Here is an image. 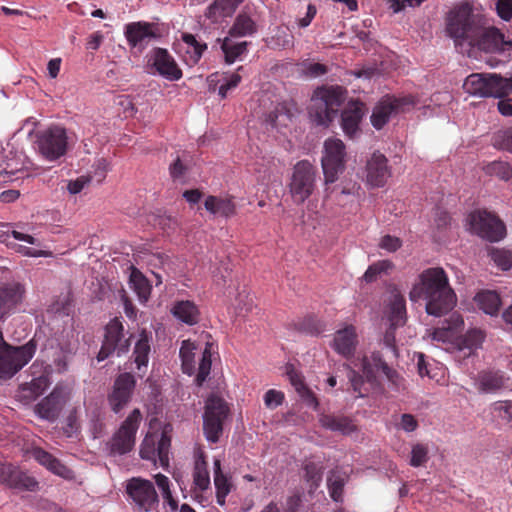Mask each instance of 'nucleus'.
Masks as SVG:
<instances>
[{"mask_svg": "<svg viewBox=\"0 0 512 512\" xmlns=\"http://www.w3.org/2000/svg\"><path fill=\"white\" fill-rule=\"evenodd\" d=\"M445 31L456 47L468 46L485 53H498L509 44L504 34L467 2L455 5L446 15Z\"/></svg>", "mask_w": 512, "mask_h": 512, "instance_id": "f257e3e1", "label": "nucleus"}, {"mask_svg": "<svg viewBox=\"0 0 512 512\" xmlns=\"http://www.w3.org/2000/svg\"><path fill=\"white\" fill-rule=\"evenodd\" d=\"M413 302L423 298L426 300V312L429 315L440 317L456 304V295L449 285L448 276L440 267L428 268L419 275L416 283L409 293Z\"/></svg>", "mask_w": 512, "mask_h": 512, "instance_id": "f03ea898", "label": "nucleus"}, {"mask_svg": "<svg viewBox=\"0 0 512 512\" xmlns=\"http://www.w3.org/2000/svg\"><path fill=\"white\" fill-rule=\"evenodd\" d=\"M347 90L342 86H322L314 90L309 106V117L318 126L328 127L345 102Z\"/></svg>", "mask_w": 512, "mask_h": 512, "instance_id": "7ed1b4c3", "label": "nucleus"}, {"mask_svg": "<svg viewBox=\"0 0 512 512\" xmlns=\"http://www.w3.org/2000/svg\"><path fill=\"white\" fill-rule=\"evenodd\" d=\"M36 343L34 340L13 347L4 340L0 330V378H10L21 370L34 356Z\"/></svg>", "mask_w": 512, "mask_h": 512, "instance_id": "20e7f679", "label": "nucleus"}, {"mask_svg": "<svg viewBox=\"0 0 512 512\" xmlns=\"http://www.w3.org/2000/svg\"><path fill=\"white\" fill-rule=\"evenodd\" d=\"M346 148L342 140L328 138L323 145L321 165L326 185L337 181L346 166Z\"/></svg>", "mask_w": 512, "mask_h": 512, "instance_id": "39448f33", "label": "nucleus"}, {"mask_svg": "<svg viewBox=\"0 0 512 512\" xmlns=\"http://www.w3.org/2000/svg\"><path fill=\"white\" fill-rule=\"evenodd\" d=\"M126 493L136 512L156 511L159 498L154 484L141 477H133L126 482Z\"/></svg>", "mask_w": 512, "mask_h": 512, "instance_id": "423d86ee", "label": "nucleus"}, {"mask_svg": "<svg viewBox=\"0 0 512 512\" xmlns=\"http://www.w3.org/2000/svg\"><path fill=\"white\" fill-rule=\"evenodd\" d=\"M229 414L227 403L220 397L212 395L205 402L203 414V431L207 441L216 443L223 432V423Z\"/></svg>", "mask_w": 512, "mask_h": 512, "instance_id": "0eeeda50", "label": "nucleus"}, {"mask_svg": "<svg viewBox=\"0 0 512 512\" xmlns=\"http://www.w3.org/2000/svg\"><path fill=\"white\" fill-rule=\"evenodd\" d=\"M316 175L315 167L308 160H302L295 164L289 184L294 203L302 204L312 195L315 189Z\"/></svg>", "mask_w": 512, "mask_h": 512, "instance_id": "6e6552de", "label": "nucleus"}, {"mask_svg": "<svg viewBox=\"0 0 512 512\" xmlns=\"http://www.w3.org/2000/svg\"><path fill=\"white\" fill-rule=\"evenodd\" d=\"M36 145L39 153L47 160L54 161L67 151V134L61 126H50L36 135Z\"/></svg>", "mask_w": 512, "mask_h": 512, "instance_id": "1a4fd4ad", "label": "nucleus"}, {"mask_svg": "<svg viewBox=\"0 0 512 512\" xmlns=\"http://www.w3.org/2000/svg\"><path fill=\"white\" fill-rule=\"evenodd\" d=\"M141 420L139 409H134L128 415L108 443L111 454L124 455L133 449Z\"/></svg>", "mask_w": 512, "mask_h": 512, "instance_id": "9d476101", "label": "nucleus"}, {"mask_svg": "<svg viewBox=\"0 0 512 512\" xmlns=\"http://www.w3.org/2000/svg\"><path fill=\"white\" fill-rule=\"evenodd\" d=\"M32 379L20 386L17 399L28 404L44 393L50 384L51 367L36 360L30 367Z\"/></svg>", "mask_w": 512, "mask_h": 512, "instance_id": "9b49d317", "label": "nucleus"}, {"mask_svg": "<svg viewBox=\"0 0 512 512\" xmlns=\"http://www.w3.org/2000/svg\"><path fill=\"white\" fill-rule=\"evenodd\" d=\"M469 218L472 231L481 238L490 242H497L504 238L505 225L496 215L479 210L471 213Z\"/></svg>", "mask_w": 512, "mask_h": 512, "instance_id": "f8f14e48", "label": "nucleus"}, {"mask_svg": "<svg viewBox=\"0 0 512 512\" xmlns=\"http://www.w3.org/2000/svg\"><path fill=\"white\" fill-rule=\"evenodd\" d=\"M123 330L124 327L118 318L112 319L106 325L104 341L97 355L99 362L105 360L114 352H117L118 356L128 352L130 339L124 338Z\"/></svg>", "mask_w": 512, "mask_h": 512, "instance_id": "ddd939ff", "label": "nucleus"}, {"mask_svg": "<svg viewBox=\"0 0 512 512\" xmlns=\"http://www.w3.org/2000/svg\"><path fill=\"white\" fill-rule=\"evenodd\" d=\"M171 439L166 431L147 434L141 443L140 456L142 459L156 463L159 460L163 468L169 465V448Z\"/></svg>", "mask_w": 512, "mask_h": 512, "instance_id": "4468645a", "label": "nucleus"}, {"mask_svg": "<svg viewBox=\"0 0 512 512\" xmlns=\"http://www.w3.org/2000/svg\"><path fill=\"white\" fill-rule=\"evenodd\" d=\"M361 369L368 382H375V371L381 370L389 381L392 389L400 391L405 387L404 379L396 370L388 366L379 352H373L370 358L363 357L361 359Z\"/></svg>", "mask_w": 512, "mask_h": 512, "instance_id": "2eb2a0df", "label": "nucleus"}, {"mask_svg": "<svg viewBox=\"0 0 512 512\" xmlns=\"http://www.w3.org/2000/svg\"><path fill=\"white\" fill-rule=\"evenodd\" d=\"M412 104L413 100L410 97L386 96L373 109L371 123L376 129H381L391 116L404 112L405 107Z\"/></svg>", "mask_w": 512, "mask_h": 512, "instance_id": "dca6fc26", "label": "nucleus"}, {"mask_svg": "<svg viewBox=\"0 0 512 512\" xmlns=\"http://www.w3.org/2000/svg\"><path fill=\"white\" fill-rule=\"evenodd\" d=\"M136 381L132 374L125 372L114 381L112 392L108 395V403L114 413H119L130 402Z\"/></svg>", "mask_w": 512, "mask_h": 512, "instance_id": "f3484780", "label": "nucleus"}, {"mask_svg": "<svg viewBox=\"0 0 512 512\" xmlns=\"http://www.w3.org/2000/svg\"><path fill=\"white\" fill-rule=\"evenodd\" d=\"M148 63L167 80L177 81L182 77V70L167 49L154 48L150 53Z\"/></svg>", "mask_w": 512, "mask_h": 512, "instance_id": "a211bd4d", "label": "nucleus"}, {"mask_svg": "<svg viewBox=\"0 0 512 512\" xmlns=\"http://www.w3.org/2000/svg\"><path fill=\"white\" fill-rule=\"evenodd\" d=\"M388 159L380 152H374L366 163V181L371 187H383L391 177Z\"/></svg>", "mask_w": 512, "mask_h": 512, "instance_id": "6ab92c4d", "label": "nucleus"}, {"mask_svg": "<svg viewBox=\"0 0 512 512\" xmlns=\"http://www.w3.org/2000/svg\"><path fill=\"white\" fill-rule=\"evenodd\" d=\"M125 37L129 45L137 48L140 52L144 50L151 40L159 35L156 32L155 25L147 22H133L125 27Z\"/></svg>", "mask_w": 512, "mask_h": 512, "instance_id": "aec40b11", "label": "nucleus"}, {"mask_svg": "<svg viewBox=\"0 0 512 512\" xmlns=\"http://www.w3.org/2000/svg\"><path fill=\"white\" fill-rule=\"evenodd\" d=\"M25 287L19 282L0 285V319L12 313L23 302Z\"/></svg>", "mask_w": 512, "mask_h": 512, "instance_id": "412c9836", "label": "nucleus"}, {"mask_svg": "<svg viewBox=\"0 0 512 512\" xmlns=\"http://www.w3.org/2000/svg\"><path fill=\"white\" fill-rule=\"evenodd\" d=\"M365 112V105L360 101H351L347 104L341 113V127L345 135L350 138L356 135Z\"/></svg>", "mask_w": 512, "mask_h": 512, "instance_id": "4be33fe9", "label": "nucleus"}, {"mask_svg": "<svg viewBox=\"0 0 512 512\" xmlns=\"http://www.w3.org/2000/svg\"><path fill=\"white\" fill-rule=\"evenodd\" d=\"M64 404L65 398L62 392L58 389H54L35 406V413L40 418L53 422L60 415Z\"/></svg>", "mask_w": 512, "mask_h": 512, "instance_id": "5701e85b", "label": "nucleus"}, {"mask_svg": "<svg viewBox=\"0 0 512 512\" xmlns=\"http://www.w3.org/2000/svg\"><path fill=\"white\" fill-rule=\"evenodd\" d=\"M357 335L352 325L346 326L335 333L332 347L345 358H350L356 349Z\"/></svg>", "mask_w": 512, "mask_h": 512, "instance_id": "b1692460", "label": "nucleus"}, {"mask_svg": "<svg viewBox=\"0 0 512 512\" xmlns=\"http://www.w3.org/2000/svg\"><path fill=\"white\" fill-rule=\"evenodd\" d=\"M33 458L42 466L46 467L49 471L64 479H73L74 473L71 469L65 466L60 460L55 458L49 452L42 448H34L32 451Z\"/></svg>", "mask_w": 512, "mask_h": 512, "instance_id": "393cba45", "label": "nucleus"}, {"mask_svg": "<svg viewBox=\"0 0 512 512\" xmlns=\"http://www.w3.org/2000/svg\"><path fill=\"white\" fill-rule=\"evenodd\" d=\"M242 0H214L205 10L204 16L213 24L231 17Z\"/></svg>", "mask_w": 512, "mask_h": 512, "instance_id": "a878e982", "label": "nucleus"}, {"mask_svg": "<svg viewBox=\"0 0 512 512\" xmlns=\"http://www.w3.org/2000/svg\"><path fill=\"white\" fill-rule=\"evenodd\" d=\"M506 384L503 374L498 371H482L476 379V386L481 393H496Z\"/></svg>", "mask_w": 512, "mask_h": 512, "instance_id": "bb28decb", "label": "nucleus"}, {"mask_svg": "<svg viewBox=\"0 0 512 512\" xmlns=\"http://www.w3.org/2000/svg\"><path fill=\"white\" fill-rule=\"evenodd\" d=\"M213 470L216 500L220 506H224L226 503V496L231 492L233 484L227 475L222 472L220 459H214Z\"/></svg>", "mask_w": 512, "mask_h": 512, "instance_id": "cd10ccee", "label": "nucleus"}, {"mask_svg": "<svg viewBox=\"0 0 512 512\" xmlns=\"http://www.w3.org/2000/svg\"><path fill=\"white\" fill-rule=\"evenodd\" d=\"M349 475L339 467L332 469L327 476V487L330 497L335 502L343 501L344 486L347 483Z\"/></svg>", "mask_w": 512, "mask_h": 512, "instance_id": "c85d7f7f", "label": "nucleus"}, {"mask_svg": "<svg viewBox=\"0 0 512 512\" xmlns=\"http://www.w3.org/2000/svg\"><path fill=\"white\" fill-rule=\"evenodd\" d=\"M487 98H504L512 91V78H505L496 73H487Z\"/></svg>", "mask_w": 512, "mask_h": 512, "instance_id": "c756f323", "label": "nucleus"}, {"mask_svg": "<svg viewBox=\"0 0 512 512\" xmlns=\"http://www.w3.org/2000/svg\"><path fill=\"white\" fill-rule=\"evenodd\" d=\"M319 423L325 429L340 432L344 435H349L356 430L353 422L345 416H335L331 414H321L319 416Z\"/></svg>", "mask_w": 512, "mask_h": 512, "instance_id": "7c9ffc66", "label": "nucleus"}, {"mask_svg": "<svg viewBox=\"0 0 512 512\" xmlns=\"http://www.w3.org/2000/svg\"><path fill=\"white\" fill-rule=\"evenodd\" d=\"M233 38L228 35L223 39H217L221 43L220 48L224 54L226 64H233L247 52L248 42H237Z\"/></svg>", "mask_w": 512, "mask_h": 512, "instance_id": "2f4dec72", "label": "nucleus"}, {"mask_svg": "<svg viewBox=\"0 0 512 512\" xmlns=\"http://www.w3.org/2000/svg\"><path fill=\"white\" fill-rule=\"evenodd\" d=\"M193 484L195 489H198L199 491H205L210 487L208 464L203 452H199L195 456L193 468Z\"/></svg>", "mask_w": 512, "mask_h": 512, "instance_id": "473e14b6", "label": "nucleus"}, {"mask_svg": "<svg viewBox=\"0 0 512 512\" xmlns=\"http://www.w3.org/2000/svg\"><path fill=\"white\" fill-rule=\"evenodd\" d=\"M171 312L178 320L187 325H195L199 320V310L194 302L189 300L177 301Z\"/></svg>", "mask_w": 512, "mask_h": 512, "instance_id": "72a5a7b5", "label": "nucleus"}, {"mask_svg": "<svg viewBox=\"0 0 512 512\" xmlns=\"http://www.w3.org/2000/svg\"><path fill=\"white\" fill-rule=\"evenodd\" d=\"M204 206L207 211L214 215L230 217L235 214V204L231 198L208 196Z\"/></svg>", "mask_w": 512, "mask_h": 512, "instance_id": "f704fd0d", "label": "nucleus"}, {"mask_svg": "<svg viewBox=\"0 0 512 512\" xmlns=\"http://www.w3.org/2000/svg\"><path fill=\"white\" fill-rule=\"evenodd\" d=\"M405 319V299L398 291H393L389 303V320L391 322V326H401L405 323Z\"/></svg>", "mask_w": 512, "mask_h": 512, "instance_id": "c9c22d12", "label": "nucleus"}, {"mask_svg": "<svg viewBox=\"0 0 512 512\" xmlns=\"http://www.w3.org/2000/svg\"><path fill=\"white\" fill-rule=\"evenodd\" d=\"M479 309L489 315H496L501 305L500 296L495 291H481L475 296Z\"/></svg>", "mask_w": 512, "mask_h": 512, "instance_id": "e433bc0d", "label": "nucleus"}, {"mask_svg": "<svg viewBox=\"0 0 512 512\" xmlns=\"http://www.w3.org/2000/svg\"><path fill=\"white\" fill-rule=\"evenodd\" d=\"M129 283L141 302L144 303L149 299L151 285L146 277L133 266L131 267Z\"/></svg>", "mask_w": 512, "mask_h": 512, "instance_id": "4c0bfd02", "label": "nucleus"}, {"mask_svg": "<svg viewBox=\"0 0 512 512\" xmlns=\"http://www.w3.org/2000/svg\"><path fill=\"white\" fill-rule=\"evenodd\" d=\"M463 88L470 95L487 98V73H473L469 75L465 79Z\"/></svg>", "mask_w": 512, "mask_h": 512, "instance_id": "58836bf2", "label": "nucleus"}, {"mask_svg": "<svg viewBox=\"0 0 512 512\" xmlns=\"http://www.w3.org/2000/svg\"><path fill=\"white\" fill-rule=\"evenodd\" d=\"M150 344L146 332H142L135 344L133 357L137 370L141 371L147 367L149 361Z\"/></svg>", "mask_w": 512, "mask_h": 512, "instance_id": "ea45409f", "label": "nucleus"}, {"mask_svg": "<svg viewBox=\"0 0 512 512\" xmlns=\"http://www.w3.org/2000/svg\"><path fill=\"white\" fill-rule=\"evenodd\" d=\"M256 32L255 22L246 14H239L228 31L231 37H245Z\"/></svg>", "mask_w": 512, "mask_h": 512, "instance_id": "a19ab883", "label": "nucleus"}, {"mask_svg": "<svg viewBox=\"0 0 512 512\" xmlns=\"http://www.w3.org/2000/svg\"><path fill=\"white\" fill-rule=\"evenodd\" d=\"M8 486L21 490L34 491L38 483L33 477L15 467Z\"/></svg>", "mask_w": 512, "mask_h": 512, "instance_id": "79ce46f5", "label": "nucleus"}, {"mask_svg": "<svg viewBox=\"0 0 512 512\" xmlns=\"http://www.w3.org/2000/svg\"><path fill=\"white\" fill-rule=\"evenodd\" d=\"M182 40L187 45L186 52L190 54L192 63L196 64L207 49V44L197 41L196 37L190 33H183Z\"/></svg>", "mask_w": 512, "mask_h": 512, "instance_id": "37998d69", "label": "nucleus"}, {"mask_svg": "<svg viewBox=\"0 0 512 512\" xmlns=\"http://www.w3.org/2000/svg\"><path fill=\"white\" fill-rule=\"evenodd\" d=\"M196 349L195 345L189 341L184 340L182 342L179 355L182 361V371L185 374L192 375L194 372V350Z\"/></svg>", "mask_w": 512, "mask_h": 512, "instance_id": "c03bdc74", "label": "nucleus"}, {"mask_svg": "<svg viewBox=\"0 0 512 512\" xmlns=\"http://www.w3.org/2000/svg\"><path fill=\"white\" fill-rule=\"evenodd\" d=\"M155 482L161 491L164 502L170 507L172 512L178 510V502L173 498L170 490V481L168 477L163 474H157L154 476Z\"/></svg>", "mask_w": 512, "mask_h": 512, "instance_id": "a18cd8bd", "label": "nucleus"}, {"mask_svg": "<svg viewBox=\"0 0 512 512\" xmlns=\"http://www.w3.org/2000/svg\"><path fill=\"white\" fill-rule=\"evenodd\" d=\"M489 175L496 176L501 180L508 181L512 178V167L504 161H493L484 168Z\"/></svg>", "mask_w": 512, "mask_h": 512, "instance_id": "49530a36", "label": "nucleus"}, {"mask_svg": "<svg viewBox=\"0 0 512 512\" xmlns=\"http://www.w3.org/2000/svg\"><path fill=\"white\" fill-rule=\"evenodd\" d=\"M304 479L310 484L311 488L316 489L321 481L323 475V467L314 462H308L303 467Z\"/></svg>", "mask_w": 512, "mask_h": 512, "instance_id": "de8ad7c7", "label": "nucleus"}, {"mask_svg": "<svg viewBox=\"0 0 512 512\" xmlns=\"http://www.w3.org/2000/svg\"><path fill=\"white\" fill-rule=\"evenodd\" d=\"M300 73L307 78H317L328 72V67L321 63L304 61L299 65Z\"/></svg>", "mask_w": 512, "mask_h": 512, "instance_id": "09e8293b", "label": "nucleus"}, {"mask_svg": "<svg viewBox=\"0 0 512 512\" xmlns=\"http://www.w3.org/2000/svg\"><path fill=\"white\" fill-rule=\"evenodd\" d=\"M429 449L422 443H417L412 446L411 457L409 464L412 467H420L425 465L429 460Z\"/></svg>", "mask_w": 512, "mask_h": 512, "instance_id": "8fccbe9b", "label": "nucleus"}, {"mask_svg": "<svg viewBox=\"0 0 512 512\" xmlns=\"http://www.w3.org/2000/svg\"><path fill=\"white\" fill-rule=\"evenodd\" d=\"M484 337V333L480 329H471L462 339V348H467L470 351L478 349L481 347Z\"/></svg>", "mask_w": 512, "mask_h": 512, "instance_id": "3c124183", "label": "nucleus"}, {"mask_svg": "<svg viewBox=\"0 0 512 512\" xmlns=\"http://www.w3.org/2000/svg\"><path fill=\"white\" fill-rule=\"evenodd\" d=\"M392 267V262L388 260L378 261L377 263H374L368 267L364 273L363 278L368 283L373 282L381 273L387 272Z\"/></svg>", "mask_w": 512, "mask_h": 512, "instance_id": "603ef678", "label": "nucleus"}, {"mask_svg": "<svg viewBox=\"0 0 512 512\" xmlns=\"http://www.w3.org/2000/svg\"><path fill=\"white\" fill-rule=\"evenodd\" d=\"M211 370V354L208 348H206L202 354L201 361L198 367V373L196 375V383L201 386L206 380Z\"/></svg>", "mask_w": 512, "mask_h": 512, "instance_id": "864d4df0", "label": "nucleus"}, {"mask_svg": "<svg viewBox=\"0 0 512 512\" xmlns=\"http://www.w3.org/2000/svg\"><path fill=\"white\" fill-rule=\"evenodd\" d=\"M491 258L503 270L512 268V251L496 249L491 252Z\"/></svg>", "mask_w": 512, "mask_h": 512, "instance_id": "5fc2aeb1", "label": "nucleus"}, {"mask_svg": "<svg viewBox=\"0 0 512 512\" xmlns=\"http://www.w3.org/2000/svg\"><path fill=\"white\" fill-rule=\"evenodd\" d=\"M494 146L512 153V128L497 132L494 136Z\"/></svg>", "mask_w": 512, "mask_h": 512, "instance_id": "6e6d98bb", "label": "nucleus"}, {"mask_svg": "<svg viewBox=\"0 0 512 512\" xmlns=\"http://www.w3.org/2000/svg\"><path fill=\"white\" fill-rule=\"evenodd\" d=\"M297 329L305 333L317 335L322 332L323 327L317 319L308 317L297 323Z\"/></svg>", "mask_w": 512, "mask_h": 512, "instance_id": "4d7b16f0", "label": "nucleus"}, {"mask_svg": "<svg viewBox=\"0 0 512 512\" xmlns=\"http://www.w3.org/2000/svg\"><path fill=\"white\" fill-rule=\"evenodd\" d=\"M284 401V393L275 389L268 390L264 395L265 406L269 409H275Z\"/></svg>", "mask_w": 512, "mask_h": 512, "instance_id": "13d9d810", "label": "nucleus"}, {"mask_svg": "<svg viewBox=\"0 0 512 512\" xmlns=\"http://www.w3.org/2000/svg\"><path fill=\"white\" fill-rule=\"evenodd\" d=\"M492 409L498 416L506 421H512V401H497Z\"/></svg>", "mask_w": 512, "mask_h": 512, "instance_id": "bf43d9fd", "label": "nucleus"}, {"mask_svg": "<svg viewBox=\"0 0 512 512\" xmlns=\"http://www.w3.org/2000/svg\"><path fill=\"white\" fill-rule=\"evenodd\" d=\"M496 11L501 19L509 21L512 18V0H497Z\"/></svg>", "mask_w": 512, "mask_h": 512, "instance_id": "052dcab7", "label": "nucleus"}, {"mask_svg": "<svg viewBox=\"0 0 512 512\" xmlns=\"http://www.w3.org/2000/svg\"><path fill=\"white\" fill-rule=\"evenodd\" d=\"M92 180V176H80L76 180L69 181L67 189L71 194L80 193Z\"/></svg>", "mask_w": 512, "mask_h": 512, "instance_id": "680f3d73", "label": "nucleus"}, {"mask_svg": "<svg viewBox=\"0 0 512 512\" xmlns=\"http://www.w3.org/2000/svg\"><path fill=\"white\" fill-rule=\"evenodd\" d=\"M401 245V240L398 237L391 235H385L382 237L379 244L382 249L387 250L388 252H395L401 247Z\"/></svg>", "mask_w": 512, "mask_h": 512, "instance_id": "e2e57ef3", "label": "nucleus"}, {"mask_svg": "<svg viewBox=\"0 0 512 512\" xmlns=\"http://www.w3.org/2000/svg\"><path fill=\"white\" fill-rule=\"evenodd\" d=\"M348 378L354 392L358 393L359 397H364L365 394L361 390V386L363 385V377L360 374H358L355 370L350 369L348 373Z\"/></svg>", "mask_w": 512, "mask_h": 512, "instance_id": "0e129e2a", "label": "nucleus"}, {"mask_svg": "<svg viewBox=\"0 0 512 512\" xmlns=\"http://www.w3.org/2000/svg\"><path fill=\"white\" fill-rule=\"evenodd\" d=\"M399 427L405 432H413L418 427V422L412 414H402Z\"/></svg>", "mask_w": 512, "mask_h": 512, "instance_id": "69168bd1", "label": "nucleus"}, {"mask_svg": "<svg viewBox=\"0 0 512 512\" xmlns=\"http://www.w3.org/2000/svg\"><path fill=\"white\" fill-rule=\"evenodd\" d=\"M108 170L109 163L106 159L102 158L96 162L94 166V177H96L98 183H101L105 179Z\"/></svg>", "mask_w": 512, "mask_h": 512, "instance_id": "338daca9", "label": "nucleus"}, {"mask_svg": "<svg viewBox=\"0 0 512 512\" xmlns=\"http://www.w3.org/2000/svg\"><path fill=\"white\" fill-rule=\"evenodd\" d=\"M298 394L307 406L312 407L314 410L318 408L319 402L314 393L307 386L299 391Z\"/></svg>", "mask_w": 512, "mask_h": 512, "instance_id": "774afa93", "label": "nucleus"}]
</instances>
